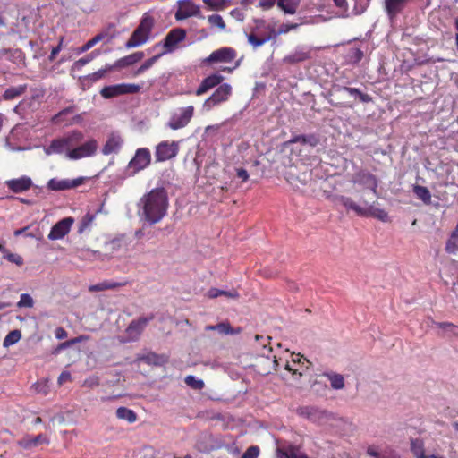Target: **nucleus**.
I'll return each instance as SVG.
<instances>
[{"instance_id": "1", "label": "nucleus", "mask_w": 458, "mask_h": 458, "mask_svg": "<svg viewBox=\"0 0 458 458\" xmlns=\"http://www.w3.org/2000/svg\"><path fill=\"white\" fill-rule=\"evenodd\" d=\"M137 206L140 219L150 225L160 222L166 215L169 206L166 190L163 187L152 189L140 199Z\"/></svg>"}, {"instance_id": "2", "label": "nucleus", "mask_w": 458, "mask_h": 458, "mask_svg": "<svg viewBox=\"0 0 458 458\" xmlns=\"http://www.w3.org/2000/svg\"><path fill=\"white\" fill-rule=\"evenodd\" d=\"M83 134L79 131H72L68 135L55 139L44 148L46 155L63 154L70 151L72 148L81 142Z\"/></svg>"}, {"instance_id": "3", "label": "nucleus", "mask_w": 458, "mask_h": 458, "mask_svg": "<svg viewBox=\"0 0 458 458\" xmlns=\"http://www.w3.org/2000/svg\"><path fill=\"white\" fill-rule=\"evenodd\" d=\"M153 18L145 14L137 29L133 31L129 40L125 43L126 48L137 47L146 43L153 27Z\"/></svg>"}, {"instance_id": "4", "label": "nucleus", "mask_w": 458, "mask_h": 458, "mask_svg": "<svg viewBox=\"0 0 458 458\" xmlns=\"http://www.w3.org/2000/svg\"><path fill=\"white\" fill-rule=\"evenodd\" d=\"M151 162V153L148 148H140L135 151L133 157L129 161L124 175L132 177L139 172L147 168Z\"/></svg>"}, {"instance_id": "5", "label": "nucleus", "mask_w": 458, "mask_h": 458, "mask_svg": "<svg viewBox=\"0 0 458 458\" xmlns=\"http://www.w3.org/2000/svg\"><path fill=\"white\" fill-rule=\"evenodd\" d=\"M225 446L222 438L214 436L209 432H201L196 441L195 448L203 454H209Z\"/></svg>"}, {"instance_id": "6", "label": "nucleus", "mask_w": 458, "mask_h": 458, "mask_svg": "<svg viewBox=\"0 0 458 458\" xmlns=\"http://www.w3.org/2000/svg\"><path fill=\"white\" fill-rule=\"evenodd\" d=\"M351 182L362 186L364 190H369L375 197L378 195V180L369 171H358L352 176Z\"/></svg>"}, {"instance_id": "7", "label": "nucleus", "mask_w": 458, "mask_h": 458, "mask_svg": "<svg viewBox=\"0 0 458 458\" xmlns=\"http://www.w3.org/2000/svg\"><path fill=\"white\" fill-rule=\"evenodd\" d=\"M98 148V143L95 139H91L85 143L71 148L67 151L66 157L72 160H78L85 157H93Z\"/></svg>"}, {"instance_id": "8", "label": "nucleus", "mask_w": 458, "mask_h": 458, "mask_svg": "<svg viewBox=\"0 0 458 458\" xmlns=\"http://www.w3.org/2000/svg\"><path fill=\"white\" fill-rule=\"evenodd\" d=\"M194 113V107L188 106L182 107L173 113L167 126L172 130H178L185 127L191 120Z\"/></svg>"}, {"instance_id": "9", "label": "nucleus", "mask_w": 458, "mask_h": 458, "mask_svg": "<svg viewBox=\"0 0 458 458\" xmlns=\"http://www.w3.org/2000/svg\"><path fill=\"white\" fill-rule=\"evenodd\" d=\"M286 181L294 188L307 185L311 181V170L303 167L298 170L296 167H290L285 173Z\"/></svg>"}, {"instance_id": "10", "label": "nucleus", "mask_w": 458, "mask_h": 458, "mask_svg": "<svg viewBox=\"0 0 458 458\" xmlns=\"http://www.w3.org/2000/svg\"><path fill=\"white\" fill-rule=\"evenodd\" d=\"M177 4L178 9L174 15L177 21H182L193 16L199 19H204L200 7L195 4L191 0H179Z\"/></svg>"}, {"instance_id": "11", "label": "nucleus", "mask_w": 458, "mask_h": 458, "mask_svg": "<svg viewBox=\"0 0 458 458\" xmlns=\"http://www.w3.org/2000/svg\"><path fill=\"white\" fill-rule=\"evenodd\" d=\"M232 94V87L228 83L221 84L215 92L205 100L203 107L210 110L214 106L226 101Z\"/></svg>"}, {"instance_id": "12", "label": "nucleus", "mask_w": 458, "mask_h": 458, "mask_svg": "<svg viewBox=\"0 0 458 458\" xmlns=\"http://www.w3.org/2000/svg\"><path fill=\"white\" fill-rule=\"evenodd\" d=\"M179 144L176 141H162L156 147L155 157L157 162H164L176 157Z\"/></svg>"}, {"instance_id": "13", "label": "nucleus", "mask_w": 458, "mask_h": 458, "mask_svg": "<svg viewBox=\"0 0 458 458\" xmlns=\"http://www.w3.org/2000/svg\"><path fill=\"white\" fill-rule=\"evenodd\" d=\"M154 318V315L150 314L148 317H140L138 319L132 320L127 329L126 333L128 334L129 340L136 341L139 339L142 331L148 326V324Z\"/></svg>"}, {"instance_id": "14", "label": "nucleus", "mask_w": 458, "mask_h": 458, "mask_svg": "<svg viewBox=\"0 0 458 458\" xmlns=\"http://www.w3.org/2000/svg\"><path fill=\"white\" fill-rule=\"evenodd\" d=\"M73 223L74 219L71 216L61 219L51 228L47 238L51 241L63 239L69 233Z\"/></svg>"}, {"instance_id": "15", "label": "nucleus", "mask_w": 458, "mask_h": 458, "mask_svg": "<svg viewBox=\"0 0 458 458\" xmlns=\"http://www.w3.org/2000/svg\"><path fill=\"white\" fill-rule=\"evenodd\" d=\"M84 182V177H78L76 179H63L58 180L52 178L47 182V188L50 191H59L70 189H74L81 185Z\"/></svg>"}, {"instance_id": "16", "label": "nucleus", "mask_w": 458, "mask_h": 458, "mask_svg": "<svg viewBox=\"0 0 458 458\" xmlns=\"http://www.w3.org/2000/svg\"><path fill=\"white\" fill-rule=\"evenodd\" d=\"M4 185L13 193H22L29 191L33 186L32 179L28 175H22L19 178L6 180Z\"/></svg>"}, {"instance_id": "17", "label": "nucleus", "mask_w": 458, "mask_h": 458, "mask_svg": "<svg viewBox=\"0 0 458 458\" xmlns=\"http://www.w3.org/2000/svg\"><path fill=\"white\" fill-rule=\"evenodd\" d=\"M236 57V51L232 47H222L213 51L205 59L206 63H229Z\"/></svg>"}, {"instance_id": "18", "label": "nucleus", "mask_w": 458, "mask_h": 458, "mask_svg": "<svg viewBox=\"0 0 458 458\" xmlns=\"http://www.w3.org/2000/svg\"><path fill=\"white\" fill-rule=\"evenodd\" d=\"M186 37V32L183 29H174L172 30L164 39V54L172 52L175 46L182 41Z\"/></svg>"}, {"instance_id": "19", "label": "nucleus", "mask_w": 458, "mask_h": 458, "mask_svg": "<svg viewBox=\"0 0 458 458\" xmlns=\"http://www.w3.org/2000/svg\"><path fill=\"white\" fill-rule=\"evenodd\" d=\"M333 201L335 204H340L344 206L346 210H352L360 216H362L364 214L365 205L360 201V204L355 202L350 197L344 195H335L333 196Z\"/></svg>"}, {"instance_id": "20", "label": "nucleus", "mask_w": 458, "mask_h": 458, "mask_svg": "<svg viewBox=\"0 0 458 458\" xmlns=\"http://www.w3.org/2000/svg\"><path fill=\"white\" fill-rule=\"evenodd\" d=\"M123 145V140L118 134H111L106 140L105 145L102 148V154L108 156L111 154H116L120 151Z\"/></svg>"}, {"instance_id": "21", "label": "nucleus", "mask_w": 458, "mask_h": 458, "mask_svg": "<svg viewBox=\"0 0 458 458\" xmlns=\"http://www.w3.org/2000/svg\"><path fill=\"white\" fill-rule=\"evenodd\" d=\"M360 202L365 205L364 214L362 216H373L377 218L382 222H386L388 220L387 213L375 205V202L369 204V201L360 197Z\"/></svg>"}, {"instance_id": "22", "label": "nucleus", "mask_w": 458, "mask_h": 458, "mask_svg": "<svg viewBox=\"0 0 458 458\" xmlns=\"http://www.w3.org/2000/svg\"><path fill=\"white\" fill-rule=\"evenodd\" d=\"M224 80V77L218 73H214L207 78H205L199 88L196 90V95L200 96L209 89L215 88L216 86L219 85Z\"/></svg>"}, {"instance_id": "23", "label": "nucleus", "mask_w": 458, "mask_h": 458, "mask_svg": "<svg viewBox=\"0 0 458 458\" xmlns=\"http://www.w3.org/2000/svg\"><path fill=\"white\" fill-rule=\"evenodd\" d=\"M431 327H437L440 331L438 332L439 335L442 336H458V326L450 323V322H437L435 320H430V324L428 325Z\"/></svg>"}, {"instance_id": "24", "label": "nucleus", "mask_w": 458, "mask_h": 458, "mask_svg": "<svg viewBox=\"0 0 458 458\" xmlns=\"http://www.w3.org/2000/svg\"><path fill=\"white\" fill-rule=\"evenodd\" d=\"M408 0H385V11L388 18L393 21L405 7Z\"/></svg>"}, {"instance_id": "25", "label": "nucleus", "mask_w": 458, "mask_h": 458, "mask_svg": "<svg viewBox=\"0 0 458 458\" xmlns=\"http://www.w3.org/2000/svg\"><path fill=\"white\" fill-rule=\"evenodd\" d=\"M310 58V51L304 47H298L293 52L284 58L285 64H297Z\"/></svg>"}, {"instance_id": "26", "label": "nucleus", "mask_w": 458, "mask_h": 458, "mask_svg": "<svg viewBox=\"0 0 458 458\" xmlns=\"http://www.w3.org/2000/svg\"><path fill=\"white\" fill-rule=\"evenodd\" d=\"M145 56L144 52L138 51L118 59L113 65L114 70L124 68L140 62Z\"/></svg>"}, {"instance_id": "27", "label": "nucleus", "mask_w": 458, "mask_h": 458, "mask_svg": "<svg viewBox=\"0 0 458 458\" xmlns=\"http://www.w3.org/2000/svg\"><path fill=\"white\" fill-rule=\"evenodd\" d=\"M276 457L277 458H308L304 454H302L299 447L289 445L286 447H278L276 449Z\"/></svg>"}, {"instance_id": "28", "label": "nucleus", "mask_w": 458, "mask_h": 458, "mask_svg": "<svg viewBox=\"0 0 458 458\" xmlns=\"http://www.w3.org/2000/svg\"><path fill=\"white\" fill-rule=\"evenodd\" d=\"M19 445L24 449H30L32 447L38 446V445L47 444L48 439L46 436L39 434L36 437L27 436L21 439L19 442Z\"/></svg>"}, {"instance_id": "29", "label": "nucleus", "mask_w": 458, "mask_h": 458, "mask_svg": "<svg viewBox=\"0 0 458 458\" xmlns=\"http://www.w3.org/2000/svg\"><path fill=\"white\" fill-rule=\"evenodd\" d=\"M206 331H217L221 335H237L241 332V328H233L228 322H221L216 325H208L205 327Z\"/></svg>"}, {"instance_id": "30", "label": "nucleus", "mask_w": 458, "mask_h": 458, "mask_svg": "<svg viewBox=\"0 0 458 458\" xmlns=\"http://www.w3.org/2000/svg\"><path fill=\"white\" fill-rule=\"evenodd\" d=\"M288 142L290 144L301 143L302 145H309L310 147H315L318 144L319 140L317 136H315L313 134L298 135V136L293 137L291 140H289Z\"/></svg>"}, {"instance_id": "31", "label": "nucleus", "mask_w": 458, "mask_h": 458, "mask_svg": "<svg viewBox=\"0 0 458 458\" xmlns=\"http://www.w3.org/2000/svg\"><path fill=\"white\" fill-rule=\"evenodd\" d=\"M324 376L329 380L330 386L334 390H341L344 387V377L343 375L335 372H326Z\"/></svg>"}, {"instance_id": "32", "label": "nucleus", "mask_w": 458, "mask_h": 458, "mask_svg": "<svg viewBox=\"0 0 458 458\" xmlns=\"http://www.w3.org/2000/svg\"><path fill=\"white\" fill-rule=\"evenodd\" d=\"M27 89V84L18 85L6 89L3 94L4 100H13L21 97Z\"/></svg>"}, {"instance_id": "33", "label": "nucleus", "mask_w": 458, "mask_h": 458, "mask_svg": "<svg viewBox=\"0 0 458 458\" xmlns=\"http://www.w3.org/2000/svg\"><path fill=\"white\" fill-rule=\"evenodd\" d=\"M123 285V283L114 281H103L89 287V292H100L106 290H114Z\"/></svg>"}, {"instance_id": "34", "label": "nucleus", "mask_w": 458, "mask_h": 458, "mask_svg": "<svg viewBox=\"0 0 458 458\" xmlns=\"http://www.w3.org/2000/svg\"><path fill=\"white\" fill-rule=\"evenodd\" d=\"M116 417L119 420H126L129 423H133L137 420V414L127 407H119L116 410Z\"/></svg>"}, {"instance_id": "35", "label": "nucleus", "mask_w": 458, "mask_h": 458, "mask_svg": "<svg viewBox=\"0 0 458 458\" xmlns=\"http://www.w3.org/2000/svg\"><path fill=\"white\" fill-rule=\"evenodd\" d=\"M276 4L285 13L293 14L299 6V0H277Z\"/></svg>"}, {"instance_id": "36", "label": "nucleus", "mask_w": 458, "mask_h": 458, "mask_svg": "<svg viewBox=\"0 0 458 458\" xmlns=\"http://www.w3.org/2000/svg\"><path fill=\"white\" fill-rule=\"evenodd\" d=\"M114 70V68L113 64H106L103 68L99 69L98 71L89 74L85 79L89 81L90 82H96L105 78L108 72Z\"/></svg>"}, {"instance_id": "37", "label": "nucleus", "mask_w": 458, "mask_h": 458, "mask_svg": "<svg viewBox=\"0 0 458 458\" xmlns=\"http://www.w3.org/2000/svg\"><path fill=\"white\" fill-rule=\"evenodd\" d=\"M121 84H115L111 86H106L100 90V95L104 98H112L117 96H121L123 90H121Z\"/></svg>"}, {"instance_id": "38", "label": "nucleus", "mask_w": 458, "mask_h": 458, "mask_svg": "<svg viewBox=\"0 0 458 458\" xmlns=\"http://www.w3.org/2000/svg\"><path fill=\"white\" fill-rule=\"evenodd\" d=\"M413 192L418 199H421L425 204H430L431 193L425 186L414 185Z\"/></svg>"}, {"instance_id": "39", "label": "nucleus", "mask_w": 458, "mask_h": 458, "mask_svg": "<svg viewBox=\"0 0 458 458\" xmlns=\"http://www.w3.org/2000/svg\"><path fill=\"white\" fill-rule=\"evenodd\" d=\"M164 55V53H161V54H158V55H156L154 56H152L151 58L146 60L132 74L133 77H137L140 74H142L143 72H145L147 70H148L149 68H151L157 62V60Z\"/></svg>"}, {"instance_id": "40", "label": "nucleus", "mask_w": 458, "mask_h": 458, "mask_svg": "<svg viewBox=\"0 0 458 458\" xmlns=\"http://www.w3.org/2000/svg\"><path fill=\"white\" fill-rule=\"evenodd\" d=\"M209 11H223L229 4L230 0H202Z\"/></svg>"}, {"instance_id": "41", "label": "nucleus", "mask_w": 458, "mask_h": 458, "mask_svg": "<svg viewBox=\"0 0 458 458\" xmlns=\"http://www.w3.org/2000/svg\"><path fill=\"white\" fill-rule=\"evenodd\" d=\"M96 215L87 213L80 221L79 227H78V233H83L87 230H89L95 221Z\"/></svg>"}, {"instance_id": "42", "label": "nucleus", "mask_w": 458, "mask_h": 458, "mask_svg": "<svg viewBox=\"0 0 458 458\" xmlns=\"http://www.w3.org/2000/svg\"><path fill=\"white\" fill-rule=\"evenodd\" d=\"M411 449L416 458H427L424 454V444L421 439L415 438L411 441Z\"/></svg>"}, {"instance_id": "43", "label": "nucleus", "mask_w": 458, "mask_h": 458, "mask_svg": "<svg viewBox=\"0 0 458 458\" xmlns=\"http://www.w3.org/2000/svg\"><path fill=\"white\" fill-rule=\"evenodd\" d=\"M106 36V33H99L93 37L91 39L87 41L82 47H79L77 49V54H82L88 50H89L91 47H93L95 45H97L98 42H100Z\"/></svg>"}, {"instance_id": "44", "label": "nucleus", "mask_w": 458, "mask_h": 458, "mask_svg": "<svg viewBox=\"0 0 458 458\" xmlns=\"http://www.w3.org/2000/svg\"><path fill=\"white\" fill-rule=\"evenodd\" d=\"M341 89L348 92L352 97L359 98L363 103H369L372 100V98L369 95L362 93L359 89L343 87Z\"/></svg>"}, {"instance_id": "45", "label": "nucleus", "mask_w": 458, "mask_h": 458, "mask_svg": "<svg viewBox=\"0 0 458 458\" xmlns=\"http://www.w3.org/2000/svg\"><path fill=\"white\" fill-rule=\"evenodd\" d=\"M21 338V333L20 330H13L7 334V335L4 339L3 345L4 347H9L11 345L15 344Z\"/></svg>"}, {"instance_id": "46", "label": "nucleus", "mask_w": 458, "mask_h": 458, "mask_svg": "<svg viewBox=\"0 0 458 458\" xmlns=\"http://www.w3.org/2000/svg\"><path fill=\"white\" fill-rule=\"evenodd\" d=\"M185 384L194 390H201L204 388L205 384L202 379L196 377L195 376L189 375L184 378Z\"/></svg>"}, {"instance_id": "47", "label": "nucleus", "mask_w": 458, "mask_h": 458, "mask_svg": "<svg viewBox=\"0 0 458 458\" xmlns=\"http://www.w3.org/2000/svg\"><path fill=\"white\" fill-rule=\"evenodd\" d=\"M248 42L254 47L257 48L262 45H264L266 42L269 41L271 37H262L259 38L254 33H250L247 36Z\"/></svg>"}, {"instance_id": "48", "label": "nucleus", "mask_w": 458, "mask_h": 458, "mask_svg": "<svg viewBox=\"0 0 458 458\" xmlns=\"http://www.w3.org/2000/svg\"><path fill=\"white\" fill-rule=\"evenodd\" d=\"M319 413H320V411L314 407L306 406V407H301L299 410L300 415L306 417L311 420H316V418L318 417Z\"/></svg>"}, {"instance_id": "49", "label": "nucleus", "mask_w": 458, "mask_h": 458, "mask_svg": "<svg viewBox=\"0 0 458 458\" xmlns=\"http://www.w3.org/2000/svg\"><path fill=\"white\" fill-rule=\"evenodd\" d=\"M208 21L212 27H217L220 30L225 29V23L219 14H212L208 17Z\"/></svg>"}, {"instance_id": "50", "label": "nucleus", "mask_w": 458, "mask_h": 458, "mask_svg": "<svg viewBox=\"0 0 458 458\" xmlns=\"http://www.w3.org/2000/svg\"><path fill=\"white\" fill-rule=\"evenodd\" d=\"M24 55L23 52L19 48L12 49L10 48L7 55V60L13 63H18L23 60Z\"/></svg>"}, {"instance_id": "51", "label": "nucleus", "mask_w": 458, "mask_h": 458, "mask_svg": "<svg viewBox=\"0 0 458 458\" xmlns=\"http://www.w3.org/2000/svg\"><path fill=\"white\" fill-rule=\"evenodd\" d=\"M97 55H98L97 52L93 51L90 54L87 55L86 56L80 58L79 60H77L74 63L73 68L81 69V67H83L84 65H86L89 62H91L97 56Z\"/></svg>"}, {"instance_id": "52", "label": "nucleus", "mask_w": 458, "mask_h": 458, "mask_svg": "<svg viewBox=\"0 0 458 458\" xmlns=\"http://www.w3.org/2000/svg\"><path fill=\"white\" fill-rule=\"evenodd\" d=\"M34 301L29 293H22L20 297V301L17 303L19 308H32Z\"/></svg>"}, {"instance_id": "53", "label": "nucleus", "mask_w": 458, "mask_h": 458, "mask_svg": "<svg viewBox=\"0 0 458 458\" xmlns=\"http://www.w3.org/2000/svg\"><path fill=\"white\" fill-rule=\"evenodd\" d=\"M121 87L122 95L138 93L141 88L140 85L133 83H121Z\"/></svg>"}, {"instance_id": "54", "label": "nucleus", "mask_w": 458, "mask_h": 458, "mask_svg": "<svg viewBox=\"0 0 458 458\" xmlns=\"http://www.w3.org/2000/svg\"><path fill=\"white\" fill-rule=\"evenodd\" d=\"M445 250L451 254L456 253L458 250V239L451 235L446 242Z\"/></svg>"}, {"instance_id": "55", "label": "nucleus", "mask_w": 458, "mask_h": 458, "mask_svg": "<svg viewBox=\"0 0 458 458\" xmlns=\"http://www.w3.org/2000/svg\"><path fill=\"white\" fill-rule=\"evenodd\" d=\"M363 52L360 48H352L350 50V61L353 64H358L363 58Z\"/></svg>"}, {"instance_id": "56", "label": "nucleus", "mask_w": 458, "mask_h": 458, "mask_svg": "<svg viewBox=\"0 0 458 458\" xmlns=\"http://www.w3.org/2000/svg\"><path fill=\"white\" fill-rule=\"evenodd\" d=\"M4 258L6 259L8 261L16 264L17 266L23 265V259L18 254L10 253L7 251L6 254L4 255Z\"/></svg>"}, {"instance_id": "57", "label": "nucleus", "mask_w": 458, "mask_h": 458, "mask_svg": "<svg viewBox=\"0 0 458 458\" xmlns=\"http://www.w3.org/2000/svg\"><path fill=\"white\" fill-rule=\"evenodd\" d=\"M259 454V446L251 445L244 452V454L242 455V458H258Z\"/></svg>"}, {"instance_id": "58", "label": "nucleus", "mask_w": 458, "mask_h": 458, "mask_svg": "<svg viewBox=\"0 0 458 458\" xmlns=\"http://www.w3.org/2000/svg\"><path fill=\"white\" fill-rule=\"evenodd\" d=\"M73 112V106L66 107L63 110H61L58 114L53 116L52 122L54 123H58L61 122V119L64 115H66L68 114H72Z\"/></svg>"}, {"instance_id": "59", "label": "nucleus", "mask_w": 458, "mask_h": 458, "mask_svg": "<svg viewBox=\"0 0 458 458\" xmlns=\"http://www.w3.org/2000/svg\"><path fill=\"white\" fill-rule=\"evenodd\" d=\"M73 112V106L66 107L63 110H61L58 114L53 116L52 122L54 123H58L61 122V119L64 115H66L68 114H72Z\"/></svg>"}, {"instance_id": "60", "label": "nucleus", "mask_w": 458, "mask_h": 458, "mask_svg": "<svg viewBox=\"0 0 458 458\" xmlns=\"http://www.w3.org/2000/svg\"><path fill=\"white\" fill-rule=\"evenodd\" d=\"M219 296H225L229 299H237L239 297V293L235 290L225 291L219 289Z\"/></svg>"}, {"instance_id": "61", "label": "nucleus", "mask_w": 458, "mask_h": 458, "mask_svg": "<svg viewBox=\"0 0 458 458\" xmlns=\"http://www.w3.org/2000/svg\"><path fill=\"white\" fill-rule=\"evenodd\" d=\"M276 3H277V0H259V5L263 10H269Z\"/></svg>"}, {"instance_id": "62", "label": "nucleus", "mask_w": 458, "mask_h": 458, "mask_svg": "<svg viewBox=\"0 0 458 458\" xmlns=\"http://www.w3.org/2000/svg\"><path fill=\"white\" fill-rule=\"evenodd\" d=\"M81 340V337L80 336V337H76V338L68 340L66 342L61 343L58 346V349L61 350V349L67 348L74 344L80 343Z\"/></svg>"}, {"instance_id": "63", "label": "nucleus", "mask_w": 458, "mask_h": 458, "mask_svg": "<svg viewBox=\"0 0 458 458\" xmlns=\"http://www.w3.org/2000/svg\"><path fill=\"white\" fill-rule=\"evenodd\" d=\"M236 174L239 179H241L242 182H246L249 179V174L246 169L244 168H237L236 169Z\"/></svg>"}, {"instance_id": "64", "label": "nucleus", "mask_w": 458, "mask_h": 458, "mask_svg": "<svg viewBox=\"0 0 458 458\" xmlns=\"http://www.w3.org/2000/svg\"><path fill=\"white\" fill-rule=\"evenodd\" d=\"M367 454L371 456L372 458H386L384 456H381L379 453L373 447L369 446L367 449Z\"/></svg>"}]
</instances>
